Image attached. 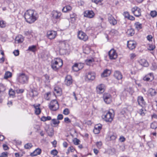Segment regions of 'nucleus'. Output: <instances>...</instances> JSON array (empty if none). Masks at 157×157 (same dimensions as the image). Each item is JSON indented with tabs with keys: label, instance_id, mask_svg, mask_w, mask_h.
<instances>
[{
	"label": "nucleus",
	"instance_id": "nucleus-51",
	"mask_svg": "<svg viewBox=\"0 0 157 157\" xmlns=\"http://www.w3.org/2000/svg\"><path fill=\"white\" fill-rule=\"evenodd\" d=\"M69 10L68 7L67 6L63 7L62 10V11L64 12H67Z\"/></svg>",
	"mask_w": 157,
	"mask_h": 157
},
{
	"label": "nucleus",
	"instance_id": "nucleus-20",
	"mask_svg": "<svg viewBox=\"0 0 157 157\" xmlns=\"http://www.w3.org/2000/svg\"><path fill=\"white\" fill-rule=\"evenodd\" d=\"M52 15L54 18L57 19H59L60 17L61 13L60 12L54 10L52 13Z\"/></svg>",
	"mask_w": 157,
	"mask_h": 157
},
{
	"label": "nucleus",
	"instance_id": "nucleus-18",
	"mask_svg": "<svg viewBox=\"0 0 157 157\" xmlns=\"http://www.w3.org/2000/svg\"><path fill=\"white\" fill-rule=\"evenodd\" d=\"M24 38L23 36L21 35H18L15 38V43H21L24 41Z\"/></svg>",
	"mask_w": 157,
	"mask_h": 157
},
{
	"label": "nucleus",
	"instance_id": "nucleus-6",
	"mask_svg": "<svg viewBox=\"0 0 157 157\" xmlns=\"http://www.w3.org/2000/svg\"><path fill=\"white\" fill-rule=\"evenodd\" d=\"M132 13L136 17H139L141 15V10L139 8L135 6L131 9Z\"/></svg>",
	"mask_w": 157,
	"mask_h": 157
},
{
	"label": "nucleus",
	"instance_id": "nucleus-46",
	"mask_svg": "<svg viewBox=\"0 0 157 157\" xmlns=\"http://www.w3.org/2000/svg\"><path fill=\"white\" fill-rule=\"evenodd\" d=\"M74 144L75 145H78L79 144L80 141L76 138H74L73 140Z\"/></svg>",
	"mask_w": 157,
	"mask_h": 157
},
{
	"label": "nucleus",
	"instance_id": "nucleus-56",
	"mask_svg": "<svg viewBox=\"0 0 157 157\" xmlns=\"http://www.w3.org/2000/svg\"><path fill=\"white\" fill-rule=\"evenodd\" d=\"M58 151L56 149L52 150L51 151V154L54 155H56Z\"/></svg>",
	"mask_w": 157,
	"mask_h": 157
},
{
	"label": "nucleus",
	"instance_id": "nucleus-35",
	"mask_svg": "<svg viewBox=\"0 0 157 157\" xmlns=\"http://www.w3.org/2000/svg\"><path fill=\"white\" fill-rule=\"evenodd\" d=\"M15 91L13 89H10L9 91V94L10 97L13 98L15 97Z\"/></svg>",
	"mask_w": 157,
	"mask_h": 157
},
{
	"label": "nucleus",
	"instance_id": "nucleus-19",
	"mask_svg": "<svg viewBox=\"0 0 157 157\" xmlns=\"http://www.w3.org/2000/svg\"><path fill=\"white\" fill-rule=\"evenodd\" d=\"M115 78L118 80H121L122 78V75L120 72L115 71L114 73Z\"/></svg>",
	"mask_w": 157,
	"mask_h": 157
},
{
	"label": "nucleus",
	"instance_id": "nucleus-50",
	"mask_svg": "<svg viewBox=\"0 0 157 157\" xmlns=\"http://www.w3.org/2000/svg\"><path fill=\"white\" fill-rule=\"evenodd\" d=\"M105 87H106L104 84H101L97 86L96 87V88H104Z\"/></svg>",
	"mask_w": 157,
	"mask_h": 157
},
{
	"label": "nucleus",
	"instance_id": "nucleus-44",
	"mask_svg": "<svg viewBox=\"0 0 157 157\" xmlns=\"http://www.w3.org/2000/svg\"><path fill=\"white\" fill-rule=\"evenodd\" d=\"M36 46L35 45H32L29 46L28 50L33 52H35L36 50Z\"/></svg>",
	"mask_w": 157,
	"mask_h": 157
},
{
	"label": "nucleus",
	"instance_id": "nucleus-60",
	"mask_svg": "<svg viewBox=\"0 0 157 157\" xmlns=\"http://www.w3.org/2000/svg\"><path fill=\"white\" fill-rule=\"evenodd\" d=\"M95 127L97 129L100 131L101 129L102 125L101 124H98L97 125H96L95 126Z\"/></svg>",
	"mask_w": 157,
	"mask_h": 157
},
{
	"label": "nucleus",
	"instance_id": "nucleus-45",
	"mask_svg": "<svg viewBox=\"0 0 157 157\" xmlns=\"http://www.w3.org/2000/svg\"><path fill=\"white\" fill-rule=\"evenodd\" d=\"M9 153L7 152H2L0 155V157H8Z\"/></svg>",
	"mask_w": 157,
	"mask_h": 157
},
{
	"label": "nucleus",
	"instance_id": "nucleus-5",
	"mask_svg": "<svg viewBox=\"0 0 157 157\" xmlns=\"http://www.w3.org/2000/svg\"><path fill=\"white\" fill-rule=\"evenodd\" d=\"M49 109L52 111H56L59 108V105L57 101L56 100H53L50 102L49 105Z\"/></svg>",
	"mask_w": 157,
	"mask_h": 157
},
{
	"label": "nucleus",
	"instance_id": "nucleus-7",
	"mask_svg": "<svg viewBox=\"0 0 157 157\" xmlns=\"http://www.w3.org/2000/svg\"><path fill=\"white\" fill-rule=\"evenodd\" d=\"M57 33L56 31L51 30L47 32V37L49 39L52 40L54 39L57 36Z\"/></svg>",
	"mask_w": 157,
	"mask_h": 157
},
{
	"label": "nucleus",
	"instance_id": "nucleus-26",
	"mask_svg": "<svg viewBox=\"0 0 157 157\" xmlns=\"http://www.w3.org/2000/svg\"><path fill=\"white\" fill-rule=\"evenodd\" d=\"M94 62V59L93 58L88 59L86 60V63L88 65H91L93 64Z\"/></svg>",
	"mask_w": 157,
	"mask_h": 157
},
{
	"label": "nucleus",
	"instance_id": "nucleus-32",
	"mask_svg": "<svg viewBox=\"0 0 157 157\" xmlns=\"http://www.w3.org/2000/svg\"><path fill=\"white\" fill-rule=\"evenodd\" d=\"M33 147V145L31 143H28L25 144L24 145V148L25 149H30Z\"/></svg>",
	"mask_w": 157,
	"mask_h": 157
},
{
	"label": "nucleus",
	"instance_id": "nucleus-58",
	"mask_svg": "<svg viewBox=\"0 0 157 157\" xmlns=\"http://www.w3.org/2000/svg\"><path fill=\"white\" fill-rule=\"evenodd\" d=\"M24 91L23 89H17L16 92L17 94L22 93Z\"/></svg>",
	"mask_w": 157,
	"mask_h": 157
},
{
	"label": "nucleus",
	"instance_id": "nucleus-39",
	"mask_svg": "<svg viewBox=\"0 0 157 157\" xmlns=\"http://www.w3.org/2000/svg\"><path fill=\"white\" fill-rule=\"evenodd\" d=\"M52 122L54 125H58L60 121L57 119H53L52 120Z\"/></svg>",
	"mask_w": 157,
	"mask_h": 157
},
{
	"label": "nucleus",
	"instance_id": "nucleus-1",
	"mask_svg": "<svg viewBox=\"0 0 157 157\" xmlns=\"http://www.w3.org/2000/svg\"><path fill=\"white\" fill-rule=\"evenodd\" d=\"M24 17L26 21L30 24L35 22L38 17V14L34 10H29L26 11L24 14Z\"/></svg>",
	"mask_w": 157,
	"mask_h": 157
},
{
	"label": "nucleus",
	"instance_id": "nucleus-37",
	"mask_svg": "<svg viewBox=\"0 0 157 157\" xmlns=\"http://www.w3.org/2000/svg\"><path fill=\"white\" fill-rule=\"evenodd\" d=\"M25 34L26 35L29 36V37L31 38L33 37L34 35V33L31 31H29L26 32L25 33Z\"/></svg>",
	"mask_w": 157,
	"mask_h": 157
},
{
	"label": "nucleus",
	"instance_id": "nucleus-34",
	"mask_svg": "<svg viewBox=\"0 0 157 157\" xmlns=\"http://www.w3.org/2000/svg\"><path fill=\"white\" fill-rule=\"evenodd\" d=\"M151 128L153 129H156L157 128V122L154 121L151 124Z\"/></svg>",
	"mask_w": 157,
	"mask_h": 157
},
{
	"label": "nucleus",
	"instance_id": "nucleus-13",
	"mask_svg": "<svg viewBox=\"0 0 157 157\" xmlns=\"http://www.w3.org/2000/svg\"><path fill=\"white\" fill-rule=\"evenodd\" d=\"M95 73L92 72H88L86 76V78L88 80H93L95 78Z\"/></svg>",
	"mask_w": 157,
	"mask_h": 157
},
{
	"label": "nucleus",
	"instance_id": "nucleus-22",
	"mask_svg": "<svg viewBox=\"0 0 157 157\" xmlns=\"http://www.w3.org/2000/svg\"><path fill=\"white\" fill-rule=\"evenodd\" d=\"M135 28L138 31L140 30L142 28V24L139 22H136L134 24Z\"/></svg>",
	"mask_w": 157,
	"mask_h": 157
},
{
	"label": "nucleus",
	"instance_id": "nucleus-59",
	"mask_svg": "<svg viewBox=\"0 0 157 157\" xmlns=\"http://www.w3.org/2000/svg\"><path fill=\"white\" fill-rule=\"evenodd\" d=\"M63 113L64 115H68L69 114V109L67 108L65 109L63 111Z\"/></svg>",
	"mask_w": 157,
	"mask_h": 157
},
{
	"label": "nucleus",
	"instance_id": "nucleus-21",
	"mask_svg": "<svg viewBox=\"0 0 157 157\" xmlns=\"http://www.w3.org/2000/svg\"><path fill=\"white\" fill-rule=\"evenodd\" d=\"M137 101L138 104L141 106H143L145 105V102L143 97L141 96H139L138 97Z\"/></svg>",
	"mask_w": 157,
	"mask_h": 157
},
{
	"label": "nucleus",
	"instance_id": "nucleus-48",
	"mask_svg": "<svg viewBox=\"0 0 157 157\" xmlns=\"http://www.w3.org/2000/svg\"><path fill=\"white\" fill-rule=\"evenodd\" d=\"M157 68V64L155 63H152V66L151 67V69L152 70H155Z\"/></svg>",
	"mask_w": 157,
	"mask_h": 157
},
{
	"label": "nucleus",
	"instance_id": "nucleus-12",
	"mask_svg": "<svg viewBox=\"0 0 157 157\" xmlns=\"http://www.w3.org/2000/svg\"><path fill=\"white\" fill-rule=\"evenodd\" d=\"M109 56L110 59H115L117 57V54L114 49H111L109 52Z\"/></svg>",
	"mask_w": 157,
	"mask_h": 157
},
{
	"label": "nucleus",
	"instance_id": "nucleus-47",
	"mask_svg": "<svg viewBox=\"0 0 157 157\" xmlns=\"http://www.w3.org/2000/svg\"><path fill=\"white\" fill-rule=\"evenodd\" d=\"M151 16L152 17H155L157 15V12L155 11H151L150 13Z\"/></svg>",
	"mask_w": 157,
	"mask_h": 157
},
{
	"label": "nucleus",
	"instance_id": "nucleus-33",
	"mask_svg": "<svg viewBox=\"0 0 157 157\" xmlns=\"http://www.w3.org/2000/svg\"><path fill=\"white\" fill-rule=\"evenodd\" d=\"M51 119V118L50 116H47V117L43 116L41 118V121H47L50 120Z\"/></svg>",
	"mask_w": 157,
	"mask_h": 157
},
{
	"label": "nucleus",
	"instance_id": "nucleus-55",
	"mask_svg": "<svg viewBox=\"0 0 157 157\" xmlns=\"http://www.w3.org/2000/svg\"><path fill=\"white\" fill-rule=\"evenodd\" d=\"M104 91V89H97V92L98 94H101Z\"/></svg>",
	"mask_w": 157,
	"mask_h": 157
},
{
	"label": "nucleus",
	"instance_id": "nucleus-49",
	"mask_svg": "<svg viewBox=\"0 0 157 157\" xmlns=\"http://www.w3.org/2000/svg\"><path fill=\"white\" fill-rule=\"evenodd\" d=\"M123 15L125 18L128 19L130 15L128 12H125L124 13Z\"/></svg>",
	"mask_w": 157,
	"mask_h": 157
},
{
	"label": "nucleus",
	"instance_id": "nucleus-54",
	"mask_svg": "<svg viewBox=\"0 0 157 157\" xmlns=\"http://www.w3.org/2000/svg\"><path fill=\"white\" fill-rule=\"evenodd\" d=\"M77 65L79 70L81 69L83 67V64L82 63H77Z\"/></svg>",
	"mask_w": 157,
	"mask_h": 157
},
{
	"label": "nucleus",
	"instance_id": "nucleus-43",
	"mask_svg": "<svg viewBox=\"0 0 157 157\" xmlns=\"http://www.w3.org/2000/svg\"><path fill=\"white\" fill-rule=\"evenodd\" d=\"M155 48V45L152 44H149L148 45L147 49L150 51L153 50Z\"/></svg>",
	"mask_w": 157,
	"mask_h": 157
},
{
	"label": "nucleus",
	"instance_id": "nucleus-62",
	"mask_svg": "<svg viewBox=\"0 0 157 157\" xmlns=\"http://www.w3.org/2000/svg\"><path fill=\"white\" fill-rule=\"evenodd\" d=\"M136 55L135 53H131L130 55V59H133L135 57H136Z\"/></svg>",
	"mask_w": 157,
	"mask_h": 157
},
{
	"label": "nucleus",
	"instance_id": "nucleus-27",
	"mask_svg": "<svg viewBox=\"0 0 157 157\" xmlns=\"http://www.w3.org/2000/svg\"><path fill=\"white\" fill-rule=\"evenodd\" d=\"M12 74L11 72L10 71H6L4 75V78L7 79L11 77L12 76Z\"/></svg>",
	"mask_w": 157,
	"mask_h": 157
},
{
	"label": "nucleus",
	"instance_id": "nucleus-42",
	"mask_svg": "<svg viewBox=\"0 0 157 157\" xmlns=\"http://www.w3.org/2000/svg\"><path fill=\"white\" fill-rule=\"evenodd\" d=\"M73 17H71V16H70V20L71 23H73L75 22L76 20L75 16L76 15L75 13H73Z\"/></svg>",
	"mask_w": 157,
	"mask_h": 157
},
{
	"label": "nucleus",
	"instance_id": "nucleus-53",
	"mask_svg": "<svg viewBox=\"0 0 157 157\" xmlns=\"http://www.w3.org/2000/svg\"><path fill=\"white\" fill-rule=\"evenodd\" d=\"M96 145L98 148H100L102 145V143L101 141L98 142L96 143Z\"/></svg>",
	"mask_w": 157,
	"mask_h": 157
},
{
	"label": "nucleus",
	"instance_id": "nucleus-29",
	"mask_svg": "<svg viewBox=\"0 0 157 157\" xmlns=\"http://www.w3.org/2000/svg\"><path fill=\"white\" fill-rule=\"evenodd\" d=\"M51 92H48L45 93L44 95V98L47 100H49L50 99Z\"/></svg>",
	"mask_w": 157,
	"mask_h": 157
},
{
	"label": "nucleus",
	"instance_id": "nucleus-38",
	"mask_svg": "<svg viewBox=\"0 0 157 157\" xmlns=\"http://www.w3.org/2000/svg\"><path fill=\"white\" fill-rule=\"evenodd\" d=\"M72 70L74 71L77 72L79 71L77 63H75L72 67Z\"/></svg>",
	"mask_w": 157,
	"mask_h": 157
},
{
	"label": "nucleus",
	"instance_id": "nucleus-61",
	"mask_svg": "<svg viewBox=\"0 0 157 157\" xmlns=\"http://www.w3.org/2000/svg\"><path fill=\"white\" fill-rule=\"evenodd\" d=\"M69 78H68V76H67V77H66V78L65 79L64 82L65 84L67 85V86H68V83H69Z\"/></svg>",
	"mask_w": 157,
	"mask_h": 157
},
{
	"label": "nucleus",
	"instance_id": "nucleus-30",
	"mask_svg": "<svg viewBox=\"0 0 157 157\" xmlns=\"http://www.w3.org/2000/svg\"><path fill=\"white\" fill-rule=\"evenodd\" d=\"M117 138V136L115 134L110 135L108 137V139L109 140H113Z\"/></svg>",
	"mask_w": 157,
	"mask_h": 157
},
{
	"label": "nucleus",
	"instance_id": "nucleus-28",
	"mask_svg": "<svg viewBox=\"0 0 157 157\" xmlns=\"http://www.w3.org/2000/svg\"><path fill=\"white\" fill-rule=\"evenodd\" d=\"M135 33L134 30L132 29H128L127 32V33L129 36H133Z\"/></svg>",
	"mask_w": 157,
	"mask_h": 157
},
{
	"label": "nucleus",
	"instance_id": "nucleus-11",
	"mask_svg": "<svg viewBox=\"0 0 157 157\" xmlns=\"http://www.w3.org/2000/svg\"><path fill=\"white\" fill-rule=\"evenodd\" d=\"M95 14L92 10H86L84 13V17L89 18H92L94 16Z\"/></svg>",
	"mask_w": 157,
	"mask_h": 157
},
{
	"label": "nucleus",
	"instance_id": "nucleus-17",
	"mask_svg": "<svg viewBox=\"0 0 157 157\" xmlns=\"http://www.w3.org/2000/svg\"><path fill=\"white\" fill-rule=\"evenodd\" d=\"M40 105L38 104L37 105L34 104L33 106L35 108L34 111L35 114L36 115H39L41 112V110L40 108Z\"/></svg>",
	"mask_w": 157,
	"mask_h": 157
},
{
	"label": "nucleus",
	"instance_id": "nucleus-16",
	"mask_svg": "<svg viewBox=\"0 0 157 157\" xmlns=\"http://www.w3.org/2000/svg\"><path fill=\"white\" fill-rule=\"evenodd\" d=\"M108 21L109 23L113 25H116L117 23V20L110 14H108Z\"/></svg>",
	"mask_w": 157,
	"mask_h": 157
},
{
	"label": "nucleus",
	"instance_id": "nucleus-52",
	"mask_svg": "<svg viewBox=\"0 0 157 157\" xmlns=\"http://www.w3.org/2000/svg\"><path fill=\"white\" fill-rule=\"evenodd\" d=\"M44 77L45 79V82H46L48 83L49 82V77L48 75H46L44 76Z\"/></svg>",
	"mask_w": 157,
	"mask_h": 157
},
{
	"label": "nucleus",
	"instance_id": "nucleus-3",
	"mask_svg": "<svg viewBox=\"0 0 157 157\" xmlns=\"http://www.w3.org/2000/svg\"><path fill=\"white\" fill-rule=\"evenodd\" d=\"M29 79V77L24 73H20L17 75V81L21 84L27 83Z\"/></svg>",
	"mask_w": 157,
	"mask_h": 157
},
{
	"label": "nucleus",
	"instance_id": "nucleus-36",
	"mask_svg": "<svg viewBox=\"0 0 157 157\" xmlns=\"http://www.w3.org/2000/svg\"><path fill=\"white\" fill-rule=\"evenodd\" d=\"M148 92L151 95H154L156 94V92L155 89H149Z\"/></svg>",
	"mask_w": 157,
	"mask_h": 157
},
{
	"label": "nucleus",
	"instance_id": "nucleus-23",
	"mask_svg": "<svg viewBox=\"0 0 157 157\" xmlns=\"http://www.w3.org/2000/svg\"><path fill=\"white\" fill-rule=\"evenodd\" d=\"M139 62L141 65L144 67H147L148 66V63L145 59H141L139 60Z\"/></svg>",
	"mask_w": 157,
	"mask_h": 157
},
{
	"label": "nucleus",
	"instance_id": "nucleus-57",
	"mask_svg": "<svg viewBox=\"0 0 157 157\" xmlns=\"http://www.w3.org/2000/svg\"><path fill=\"white\" fill-rule=\"evenodd\" d=\"M63 118V116L62 114H59L58 115L57 117V119L59 121V120H62Z\"/></svg>",
	"mask_w": 157,
	"mask_h": 157
},
{
	"label": "nucleus",
	"instance_id": "nucleus-25",
	"mask_svg": "<svg viewBox=\"0 0 157 157\" xmlns=\"http://www.w3.org/2000/svg\"><path fill=\"white\" fill-rule=\"evenodd\" d=\"M110 73L111 71L110 70L106 69L101 74V76L103 77H107L109 76Z\"/></svg>",
	"mask_w": 157,
	"mask_h": 157
},
{
	"label": "nucleus",
	"instance_id": "nucleus-63",
	"mask_svg": "<svg viewBox=\"0 0 157 157\" xmlns=\"http://www.w3.org/2000/svg\"><path fill=\"white\" fill-rule=\"evenodd\" d=\"M119 140L120 142H122L125 141V138L124 136H121L119 138Z\"/></svg>",
	"mask_w": 157,
	"mask_h": 157
},
{
	"label": "nucleus",
	"instance_id": "nucleus-40",
	"mask_svg": "<svg viewBox=\"0 0 157 157\" xmlns=\"http://www.w3.org/2000/svg\"><path fill=\"white\" fill-rule=\"evenodd\" d=\"M139 113L141 115L144 116L146 113V110L142 108L140 109Z\"/></svg>",
	"mask_w": 157,
	"mask_h": 157
},
{
	"label": "nucleus",
	"instance_id": "nucleus-15",
	"mask_svg": "<svg viewBox=\"0 0 157 157\" xmlns=\"http://www.w3.org/2000/svg\"><path fill=\"white\" fill-rule=\"evenodd\" d=\"M153 79V75L152 73H150L147 75L143 78V80L146 81H151Z\"/></svg>",
	"mask_w": 157,
	"mask_h": 157
},
{
	"label": "nucleus",
	"instance_id": "nucleus-14",
	"mask_svg": "<svg viewBox=\"0 0 157 157\" xmlns=\"http://www.w3.org/2000/svg\"><path fill=\"white\" fill-rule=\"evenodd\" d=\"M42 152V150L39 148H36L30 154V155L31 157H34L36 156L37 155H40Z\"/></svg>",
	"mask_w": 157,
	"mask_h": 157
},
{
	"label": "nucleus",
	"instance_id": "nucleus-41",
	"mask_svg": "<svg viewBox=\"0 0 157 157\" xmlns=\"http://www.w3.org/2000/svg\"><path fill=\"white\" fill-rule=\"evenodd\" d=\"M6 22L3 21H0V27L1 28H4L6 26Z\"/></svg>",
	"mask_w": 157,
	"mask_h": 157
},
{
	"label": "nucleus",
	"instance_id": "nucleus-9",
	"mask_svg": "<svg viewBox=\"0 0 157 157\" xmlns=\"http://www.w3.org/2000/svg\"><path fill=\"white\" fill-rule=\"evenodd\" d=\"M103 98L106 104H109L112 101L111 96L108 93H105L103 95Z\"/></svg>",
	"mask_w": 157,
	"mask_h": 157
},
{
	"label": "nucleus",
	"instance_id": "nucleus-2",
	"mask_svg": "<svg viewBox=\"0 0 157 157\" xmlns=\"http://www.w3.org/2000/svg\"><path fill=\"white\" fill-rule=\"evenodd\" d=\"M63 64L62 60L60 58H56L52 60L51 67L55 71H57L62 66Z\"/></svg>",
	"mask_w": 157,
	"mask_h": 157
},
{
	"label": "nucleus",
	"instance_id": "nucleus-8",
	"mask_svg": "<svg viewBox=\"0 0 157 157\" xmlns=\"http://www.w3.org/2000/svg\"><path fill=\"white\" fill-rule=\"evenodd\" d=\"M78 36L79 39L84 41H86L88 39V36L86 34L82 31H79Z\"/></svg>",
	"mask_w": 157,
	"mask_h": 157
},
{
	"label": "nucleus",
	"instance_id": "nucleus-4",
	"mask_svg": "<svg viewBox=\"0 0 157 157\" xmlns=\"http://www.w3.org/2000/svg\"><path fill=\"white\" fill-rule=\"evenodd\" d=\"M114 114L109 111L105 113L102 116V119L107 122H111L113 120Z\"/></svg>",
	"mask_w": 157,
	"mask_h": 157
},
{
	"label": "nucleus",
	"instance_id": "nucleus-64",
	"mask_svg": "<svg viewBox=\"0 0 157 157\" xmlns=\"http://www.w3.org/2000/svg\"><path fill=\"white\" fill-rule=\"evenodd\" d=\"M13 53L15 56H18L19 55V51L18 50H15L13 51Z\"/></svg>",
	"mask_w": 157,
	"mask_h": 157
},
{
	"label": "nucleus",
	"instance_id": "nucleus-24",
	"mask_svg": "<svg viewBox=\"0 0 157 157\" xmlns=\"http://www.w3.org/2000/svg\"><path fill=\"white\" fill-rule=\"evenodd\" d=\"M53 93L56 96H59L61 95L62 91L61 89H54Z\"/></svg>",
	"mask_w": 157,
	"mask_h": 157
},
{
	"label": "nucleus",
	"instance_id": "nucleus-31",
	"mask_svg": "<svg viewBox=\"0 0 157 157\" xmlns=\"http://www.w3.org/2000/svg\"><path fill=\"white\" fill-rule=\"evenodd\" d=\"M83 52L86 54H88L90 52V48L88 46H86L83 50Z\"/></svg>",
	"mask_w": 157,
	"mask_h": 157
},
{
	"label": "nucleus",
	"instance_id": "nucleus-10",
	"mask_svg": "<svg viewBox=\"0 0 157 157\" xmlns=\"http://www.w3.org/2000/svg\"><path fill=\"white\" fill-rule=\"evenodd\" d=\"M127 46L129 49L132 50L136 48V43L133 40L128 41L127 42Z\"/></svg>",
	"mask_w": 157,
	"mask_h": 157
}]
</instances>
